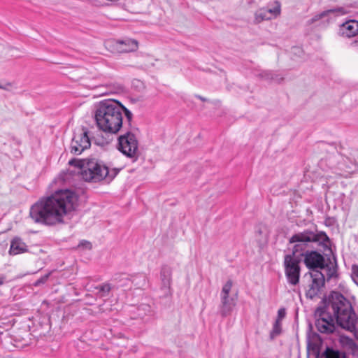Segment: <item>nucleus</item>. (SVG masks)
<instances>
[{
	"instance_id": "obj_1",
	"label": "nucleus",
	"mask_w": 358,
	"mask_h": 358,
	"mask_svg": "<svg viewBox=\"0 0 358 358\" xmlns=\"http://www.w3.org/2000/svg\"><path fill=\"white\" fill-rule=\"evenodd\" d=\"M75 194L61 189L39 200L30 208L29 215L36 223L52 226L64 222V217L74 209Z\"/></svg>"
},
{
	"instance_id": "obj_2",
	"label": "nucleus",
	"mask_w": 358,
	"mask_h": 358,
	"mask_svg": "<svg viewBox=\"0 0 358 358\" xmlns=\"http://www.w3.org/2000/svg\"><path fill=\"white\" fill-rule=\"evenodd\" d=\"M123 113L130 124L133 114L119 101L113 99L101 101L94 114L97 127L105 132L117 134L123 125Z\"/></svg>"
},
{
	"instance_id": "obj_3",
	"label": "nucleus",
	"mask_w": 358,
	"mask_h": 358,
	"mask_svg": "<svg viewBox=\"0 0 358 358\" xmlns=\"http://www.w3.org/2000/svg\"><path fill=\"white\" fill-rule=\"evenodd\" d=\"M329 242V238L323 231H313L306 229L292 235L289 239L291 245L292 256L296 254L303 255V253L313 248V244L326 245Z\"/></svg>"
},
{
	"instance_id": "obj_4",
	"label": "nucleus",
	"mask_w": 358,
	"mask_h": 358,
	"mask_svg": "<svg viewBox=\"0 0 358 358\" xmlns=\"http://www.w3.org/2000/svg\"><path fill=\"white\" fill-rule=\"evenodd\" d=\"M326 164L331 171L332 175H327V178L344 177L348 178L357 169L355 163L338 152H334L328 156L325 160L320 162V166Z\"/></svg>"
},
{
	"instance_id": "obj_5",
	"label": "nucleus",
	"mask_w": 358,
	"mask_h": 358,
	"mask_svg": "<svg viewBox=\"0 0 358 358\" xmlns=\"http://www.w3.org/2000/svg\"><path fill=\"white\" fill-rule=\"evenodd\" d=\"M83 169L80 171L83 179L87 182H98L108 177L113 179L118 173L119 170L114 169L112 173L109 171L102 162L96 159H87L84 163Z\"/></svg>"
},
{
	"instance_id": "obj_6",
	"label": "nucleus",
	"mask_w": 358,
	"mask_h": 358,
	"mask_svg": "<svg viewBox=\"0 0 358 358\" xmlns=\"http://www.w3.org/2000/svg\"><path fill=\"white\" fill-rule=\"evenodd\" d=\"M90 145L87 129L84 127L77 129L71 143V153L76 155H80L84 150L90 148Z\"/></svg>"
},
{
	"instance_id": "obj_7",
	"label": "nucleus",
	"mask_w": 358,
	"mask_h": 358,
	"mask_svg": "<svg viewBox=\"0 0 358 358\" xmlns=\"http://www.w3.org/2000/svg\"><path fill=\"white\" fill-rule=\"evenodd\" d=\"M118 150L129 158H136L138 150V141L135 135L129 131L118 137Z\"/></svg>"
},
{
	"instance_id": "obj_8",
	"label": "nucleus",
	"mask_w": 358,
	"mask_h": 358,
	"mask_svg": "<svg viewBox=\"0 0 358 358\" xmlns=\"http://www.w3.org/2000/svg\"><path fill=\"white\" fill-rule=\"evenodd\" d=\"M300 260L297 257L287 255L284 259L285 273L287 281L292 285L299 283L300 276Z\"/></svg>"
},
{
	"instance_id": "obj_9",
	"label": "nucleus",
	"mask_w": 358,
	"mask_h": 358,
	"mask_svg": "<svg viewBox=\"0 0 358 358\" xmlns=\"http://www.w3.org/2000/svg\"><path fill=\"white\" fill-rule=\"evenodd\" d=\"M232 287V281L228 280L222 287L220 298V314L222 317H225L230 314L233 308L236 305V299L229 296V292Z\"/></svg>"
},
{
	"instance_id": "obj_10",
	"label": "nucleus",
	"mask_w": 358,
	"mask_h": 358,
	"mask_svg": "<svg viewBox=\"0 0 358 358\" xmlns=\"http://www.w3.org/2000/svg\"><path fill=\"white\" fill-rule=\"evenodd\" d=\"M307 358H345L344 354L329 348L321 353L318 343H309L307 348Z\"/></svg>"
},
{
	"instance_id": "obj_11",
	"label": "nucleus",
	"mask_w": 358,
	"mask_h": 358,
	"mask_svg": "<svg viewBox=\"0 0 358 358\" xmlns=\"http://www.w3.org/2000/svg\"><path fill=\"white\" fill-rule=\"evenodd\" d=\"M304 264L310 269L322 268L324 265V258L318 252L308 250L303 253Z\"/></svg>"
},
{
	"instance_id": "obj_12",
	"label": "nucleus",
	"mask_w": 358,
	"mask_h": 358,
	"mask_svg": "<svg viewBox=\"0 0 358 358\" xmlns=\"http://www.w3.org/2000/svg\"><path fill=\"white\" fill-rule=\"evenodd\" d=\"M311 277L312 282L306 291V296L312 299L318 294L320 288L324 285V278L322 273L318 271L311 274Z\"/></svg>"
},
{
	"instance_id": "obj_13",
	"label": "nucleus",
	"mask_w": 358,
	"mask_h": 358,
	"mask_svg": "<svg viewBox=\"0 0 358 358\" xmlns=\"http://www.w3.org/2000/svg\"><path fill=\"white\" fill-rule=\"evenodd\" d=\"M340 34L345 37H352L358 34V21L348 20L343 23L339 28Z\"/></svg>"
},
{
	"instance_id": "obj_14",
	"label": "nucleus",
	"mask_w": 358,
	"mask_h": 358,
	"mask_svg": "<svg viewBox=\"0 0 358 358\" xmlns=\"http://www.w3.org/2000/svg\"><path fill=\"white\" fill-rule=\"evenodd\" d=\"M349 12V10L345 7H337L333 9H329L315 15L312 18L308 20V24H312L328 16L330 13H335L337 15H342Z\"/></svg>"
},
{
	"instance_id": "obj_15",
	"label": "nucleus",
	"mask_w": 358,
	"mask_h": 358,
	"mask_svg": "<svg viewBox=\"0 0 358 358\" xmlns=\"http://www.w3.org/2000/svg\"><path fill=\"white\" fill-rule=\"evenodd\" d=\"M28 252V246L19 237H15L10 242L9 254L10 255H17Z\"/></svg>"
},
{
	"instance_id": "obj_16",
	"label": "nucleus",
	"mask_w": 358,
	"mask_h": 358,
	"mask_svg": "<svg viewBox=\"0 0 358 358\" xmlns=\"http://www.w3.org/2000/svg\"><path fill=\"white\" fill-rule=\"evenodd\" d=\"M138 45L137 41L126 38L117 41L116 48L120 52H129L136 51L138 48Z\"/></svg>"
},
{
	"instance_id": "obj_17",
	"label": "nucleus",
	"mask_w": 358,
	"mask_h": 358,
	"mask_svg": "<svg viewBox=\"0 0 358 358\" xmlns=\"http://www.w3.org/2000/svg\"><path fill=\"white\" fill-rule=\"evenodd\" d=\"M160 278L162 282V289H164L166 293L170 290L171 280H172V270L168 266H163L161 268Z\"/></svg>"
},
{
	"instance_id": "obj_18",
	"label": "nucleus",
	"mask_w": 358,
	"mask_h": 358,
	"mask_svg": "<svg viewBox=\"0 0 358 358\" xmlns=\"http://www.w3.org/2000/svg\"><path fill=\"white\" fill-rule=\"evenodd\" d=\"M113 281L115 282L114 287L116 288L128 287L132 283L129 275L124 273L116 274L113 277Z\"/></svg>"
},
{
	"instance_id": "obj_19",
	"label": "nucleus",
	"mask_w": 358,
	"mask_h": 358,
	"mask_svg": "<svg viewBox=\"0 0 358 358\" xmlns=\"http://www.w3.org/2000/svg\"><path fill=\"white\" fill-rule=\"evenodd\" d=\"M265 8L270 20L277 17L280 14V3L278 1H275L272 5Z\"/></svg>"
},
{
	"instance_id": "obj_20",
	"label": "nucleus",
	"mask_w": 358,
	"mask_h": 358,
	"mask_svg": "<svg viewBox=\"0 0 358 358\" xmlns=\"http://www.w3.org/2000/svg\"><path fill=\"white\" fill-rule=\"evenodd\" d=\"M264 20H270L265 8L259 9L255 13V22L259 23Z\"/></svg>"
},
{
	"instance_id": "obj_21",
	"label": "nucleus",
	"mask_w": 358,
	"mask_h": 358,
	"mask_svg": "<svg viewBox=\"0 0 358 358\" xmlns=\"http://www.w3.org/2000/svg\"><path fill=\"white\" fill-rule=\"evenodd\" d=\"M282 327L281 322H279V320H276L275 323L273 324V329L270 333V338L273 339L276 336H279L281 333Z\"/></svg>"
},
{
	"instance_id": "obj_22",
	"label": "nucleus",
	"mask_w": 358,
	"mask_h": 358,
	"mask_svg": "<svg viewBox=\"0 0 358 358\" xmlns=\"http://www.w3.org/2000/svg\"><path fill=\"white\" fill-rule=\"evenodd\" d=\"M87 159H72L69 160V164L71 166H76L80 169V171L83 169L84 163H85Z\"/></svg>"
},
{
	"instance_id": "obj_23",
	"label": "nucleus",
	"mask_w": 358,
	"mask_h": 358,
	"mask_svg": "<svg viewBox=\"0 0 358 358\" xmlns=\"http://www.w3.org/2000/svg\"><path fill=\"white\" fill-rule=\"evenodd\" d=\"M96 289H97L100 292L103 293L102 296H106L109 293V292L112 289V287L110 284L106 283L99 287H96Z\"/></svg>"
},
{
	"instance_id": "obj_24",
	"label": "nucleus",
	"mask_w": 358,
	"mask_h": 358,
	"mask_svg": "<svg viewBox=\"0 0 358 358\" xmlns=\"http://www.w3.org/2000/svg\"><path fill=\"white\" fill-rule=\"evenodd\" d=\"M349 348L351 350L352 353L358 357V345L352 339L348 341Z\"/></svg>"
},
{
	"instance_id": "obj_25",
	"label": "nucleus",
	"mask_w": 358,
	"mask_h": 358,
	"mask_svg": "<svg viewBox=\"0 0 358 358\" xmlns=\"http://www.w3.org/2000/svg\"><path fill=\"white\" fill-rule=\"evenodd\" d=\"M351 276L353 281L358 285V266H352Z\"/></svg>"
},
{
	"instance_id": "obj_26",
	"label": "nucleus",
	"mask_w": 358,
	"mask_h": 358,
	"mask_svg": "<svg viewBox=\"0 0 358 358\" xmlns=\"http://www.w3.org/2000/svg\"><path fill=\"white\" fill-rule=\"evenodd\" d=\"M49 276H50V273H48V274L42 276L41 278H39L38 280H37L36 281L34 285L36 286H38V285H40L41 284L45 283L47 281V280L48 279Z\"/></svg>"
},
{
	"instance_id": "obj_27",
	"label": "nucleus",
	"mask_w": 358,
	"mask_h": 358,
	"mask_svg": "<svg viewBox=\"0 0 358 358\" xmlns=\"http://www.w3.org/2000/svg\"><path fill=\"white\" fill-rule=\"evenodd\" d=\"M286 311L285 308H280L278 311V318L276 320H279V322H281V320L285 317Z\"/></svg>"
},
{
	"instance_id": "obj_28",
	"label": "nucleus",
	"mask_w": 358,
	"mask_h": 358,
	"mask_svg": "<svg viewBox=\"0 0 358 358\" xmlns=\"http://www.w3.org/2000/svg\"><path fill=\"white\" fill-rule=\"evenodd\" d=\"M78 247H82L88 250H90L92 248V244L90 242L87 241H82L79 245Z\"/></svg>"
},
{
	"instance_id": "obj_29",
	"label": "nucleus",
	"mask_w": 358,
	"mask_h": 358,
	"mask_svg": "<svg viewBox=\"0 0 358 358\" xmlns=\"http://www.w3.org/2000/svg\"><path fill=\"white\" fill-rule=\"evenodd\" d=\"M144 310L145 314H147V312H150V307L148 305L143 304L138 308V311Z\"/></svg>"
},
{
	"instance_id": "obj_30",
	"label": "nucleus",
	"mask_w": 358,
	"mask_h": 358,
	"mask_svg": "<svg viewBox=\"0 0 358 358\" xmlns=\"http://www.w3.org/2000/svg\"><path fill=\"white\" fill-rule=\"evenodd\" d=\"M264 77L266 78V79H271V80H274L275 78H273V74L271 72H268V71H266V72H264Z\"/></svg>"
},
{
	"instance_id": "obj_31",
	"label": "nucleus",
	"mask_w": 358,
	"mask_h": 358,
	"mask_svg": "<svg viewBox=\"0 0 358 358\" xmlns=\"http://www.w3.org/2000/svg\"><path fill=\"white\" fill-rule=\"evenodd\" d=\"M12 83H3V87H6V88H2V90H7V91H10L11 90V88H12Z\"/></svg>"
},
{
	"instance_id": "obj_32",
	"label": "nucleus",
	"mask_w": 358,
	"mask_h": 358,
	"mask_svg": "<svg viewBox=\"0 0 358 358\" xmlns=\"http://www.w3.org/2000/svg\"><path fill=\"white\" fill-rule=\"evenodd\" d=\"M5 281V277H0V285H3Z\"/></svg>"
},
{
	"instance_id": "obj_33",
	"label": "nucleus",
	"mask_w": 358,
	"mask_h": 358,
	"mask_svg": "<svg viewBox=\"0 0 358 358\" xmlns=\"http://www.w3.org/2000/svg\"><path fill=\"white\" fill-rule=\"evenodd\" d=\"M336 271L334 270L333 272H331L329 275V278H332L334 276V273H335Z\"/></svg>"
},
{
	"instance_id": "obj_34",
	"label": "nucleus",
	"mask_w": 358,
	"mask_h": 358,
	"mask_svg": "<svg viewBox=\"0 0 358 358\" xmlns=\"http://www.w3.org/2000/svg\"><path fill=\"white\" fill-rule=\"evenodd\" d=\"M197 97H198L199 99H200L201 100H202V101H206V99H204V98L201 97V96H197Z\"/></svg>"
},
{
	"instance_id": "obj_35",
	"label": "nucleus",
	"mask_w": 358,
	"mask_h": 358,
	"mask_svg": "<svg viewBox=\"0 0 358 358\" xmlns=\"http://www.w3.org/2000/svg\"><path fill=\"white\" fill-rule=\"evenodd\" d=\"M3 86V83H0V89L4 88Z\"/></svg>"
}]
</instances>
